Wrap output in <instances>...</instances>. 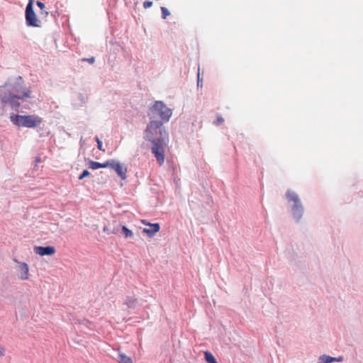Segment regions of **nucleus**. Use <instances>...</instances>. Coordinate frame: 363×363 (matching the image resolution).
<instances>
[{
    "label": "nucleus",
    "mask_w": 363,
    "mask_h": 363,
    "mask_svg": "<svg viewBox=\"0 0 363 363\" xmlns=\"http://www.w3.org/2000/svg\"><path fill=\"white\" fill-rule=\"evenodd\" d=\"M37 6L40 9H43L45 8V4L41 2V1H37Z\"/></svg>",
    "instance_id": "obj_25"
},
{
    "label": "nucleus",
    "mask_w": 363,
    "mask_h": 363,
    "mask_svg": "<svg viewBox=\"0 0 363 363\" xmlns=\"http://www.w3.org/2000/svg\"><path fill=\"white\" fill-rule=\"evenodd\" d=\"M172 115V110L168 108L163 101H156L154 104L149 108L148 116L150 118L160 119V122L167 123L169 121Z\"/></svg>",
    "instance_id": "obj_4"
},
{
    "label": "nucleus",
    "mask_w": 363,
    "mask_h": 363,
    "mask_svg": "<svg viewBox=\"0 0 363 363\" xmlns=\"http://www.w3.org/2000/svg\"><path fill=\"white\" fill-rule=\"evenodd\" d=\"M30 92L21 76L9 77L0 86V116L6 112V106L17 110L30 98Z\"/></svg>",
    "instance_id": "obj_1"
},
{
    "label": "nucleus",
    "mask_w": 363,
    "mask_h": 363,
    "mask_svg": "<svg viewBox=\"0 0 363 363\" xmlns=\"http://www.w3.org/2000/svg\"><path fill=\"white\" fill-rule=\"evenodd\" d=\"M123 303L129 308H135L138 304V299L134 296H127Z\"/></svg>",
    "instance_id": "obj_11"
},
{
    "label": "nucleus",
    "mask_w": 363,
    "mask_h": 363,
    "mask_svg": "<svg viewBox=\"0 0 363 363\" xmlns=\"http://www.w3.org/2000/svg\"><path fill=\"white\" fill-rule=\"evenodd\" d=\"M26 22L28 26H39V21L38 20L33 8V0L29 1L26 8Z\"/></svg>",
    "instance_id": "obj_6"
},
{
    "label": "nucleus",
    "mask_w": 363,
    "mask_h": 363,
    "mask_svg": "<svg viewBox=\"0 0 363 363\" xmlns=\"http://www.w3.org/2000/svg\"><path fill=\"white\" fill-rule=\"evenodd\" d=\"M152 5V1H146L143 3V7L145 9H147V8H150L151 7Z\"/></svg>",
    "instance_id": "obj_21"
},
{
    "label": "nucleus",
    "mask_w": 363,
    "mask_h": 363,
    "mask_svg": "<svg viewBox=\"0 0 363 363\" xmlns=\"http://www.w3.org/2000/svg\"><path fill=\"white\" fill-rule=\"evenodd\" d=\"M18 264V277L21 280H27L29 278V267L26 262L15 260Z\"/></svg>",
    "instance_id": "obj_8"
},
{
    "label": "nucleus",
    "mask_w": 363,
    "mask_h": 363,
    "mask_svg": "<svg viewBox=\"0 0 363 363\" xmlns=\"http://www.w3.org/2000/svg\"><path fill=\"white\" fill-rule=\"evenodd\" d=\"M144 139L152 143L151 152L152 155L160 165L163 164L169 136L162 122L155 120L151 121L145 130Z\"/></svg>",
    "instance_id": "obj_2"
},
{
    "label": "nucleus",
    "mask_w": 363,
    "mask_h": 363,
    "mask_svg": "<svg viewBox=\"0 0 363 363\" xmlns=\"http://www.w3.org/2000/svg\"><path fill=\"white\" fill-rule=\"evenodd\" d=\"M90 174L89 172L86 169L84 170L81 175L79 177V179L82 180L84 177H88Z\"/></svg>",
    "instance_id": "obj_19"
},
{
    "label": "nucleus",
    "mask_w": 363,
    "mask_h": 363,
    "mask_svg": "<svg viewBox=\"0 0 363 363\" xmlns=\"http://www.w3.org/2000/svg\"><path fill=\"white\" fill-rule=\"evenodd\" d=\"M224 122V119L221 116H218L217 120L214 123L217 125L222 124Z\"/></svg>",
    "instance_id": "obj_20"
},
{
    "label": "nucleus",
    "mask_w": 363,
    "mask_h": 363,
    "mask_svg": "<svg viewBox=\"0 0 363 363\" xmlns=\"http://www.w3.org/2000/svg\"><path fill=\"white\" fill-rule=\"evenodd\" d=\"M33 250L36 254L40 256H50L55 253V248L52 246H35Z\"/></svg>",
    "instance_id": "obj_10"
},
{
    "label": "nucleus",
    "mask_w": 363,
    "mask_h": 363,
    "mask_svg": "<svg viewBox=\"0 0 363 363\" xmlns=\"http://www.w3.org/2000/svg\"><path fill=\"white\" fill-rule=\"evenodd\" d=\"M197 85H198V86H202V80L200 79L199 72L198 73V82H197Z\"/></svg>",
    "instance_id": "obj_26"
},
{
    "label": "nucleus",
    "mask_w": 363,
    "mask_h": 363,
    "mask_svg": "<svg viewBox=\"0 0 363 363\" xmlns=\"http://www.w3.org/2000/svg\"><path fill=\"white\" fill-rule=\"evenodd\" d=\"M121 233L124 234V237L125 238H133V233L130 230H129L126 226H122Z\"/></svg>",
    "instance_id": "obj_16"
},
{
    "label": "nucleus",
    "mask_w": 363,
    "mask_h": 363,
    "mask_svg": "<svg viewBox=\"0 0 363 363\" xmlns=\"http://www.w3.org/2000/svg\"><path fill=\"white\" fill-rule=\"evenodd\" d=\"M108 164H110L108 167H111L114 169L117 174L122 179H125L126 178L127 169L123 164H121L118 161L114 160H108Z\"/></svg>",
    "instance_id": "obj_7"
},
{
    "label": "nucleus",
    "mask_w": 363,
    "mask_h": 363,
    "mask_svg": "<svg viewBox=\"0 0 363 363\" xmlns=\"http://www.w3.org/2000/svg\"><path fill=\"white\" fill-rule=\"evenodd\" d=\"M205 360L208 363H218L214 356L208 351L204 352Z\"/></svg>",
    "instance_id": "obj_15"
},
{
    "label": "nucleus",
    "mask_w": 363,
    "mask_h": 363,
    "mask_svg": "<svg viewBox=\"0 0 363 363\" xmlns=\"http://www.w3.org/2000/svg\"><path fill=\"white\" fill-rule=\"evenodd\" d=\"M118 363H133L132 359L124 353L119 352L116 359Z\"/></svg>",
    "instance_id": "obj_13"
},
{
    "label": "nucleus",
    "mask_w": 363,
    "mask_h": 363,
    "mask_svg": "<svg viewBox=\"0 0 363 363\" xmlns=\"http://www.w3.org/2000/svg\"><path fill=\"white\" fill-rule=\"evenodd\" d=\"M334 359H335V362H342L344 361V357L343 356H339V357H334Z\"/></svg>",
    "instance_id": "obj_23"
},
{
    "label": "nucleus",
    "mask_w": 363,
    "mask_h": 363,
    "mask_svg": "<svg viewBox=\"0 0 363 363\" xmlns=\"http://www.w3.org/2000/svg\"><path fill=\"white\" fill-rule=\"evenodd\" d=\"M11 123L18 128H35L39 126L43 119L37 115H19L11 113L9 116Z\"/></svg>",
    "instance_id": "obj_3"
},
{
    "label": "nucleus",
    "mask_w": 363,
    "mask_h": 363,
    "mask_svg": "<svg viewBox=\"0 0 363 363\" xmlns=\"http://www.w3.org/2000/svg\"><path fill=\"white\" fill-rule=\"evenodd\" d=\"M161 11H162V17L163 19H165L170 14L168 9L164 6L161 7Z\"/></svg>",
    "instance_id": "obj_17"
},
{
    "label": "nucleus",
    "mask_w": 363,
    "mask_h": 363,
    "mask_svg": "<svg viewBox=\"0 0 363 363\" xmlns=\"http://www.w3.org/2000/svg\"><path fill=\"white\" fill-rule=\"evenodd\" d=\"M286 197L289 203H293L291 206V213L294 218L298 222L303 213V206L301 203L298 195L294 191L288 190L286 194Z\"/></svg>",
    "instance_id": "obj_5"
},
{
    "label": "nucleus",
    "mask_w": 363,
    "mask_h": 363,
    "mask_svg": "<svg viewBox=\"0 0 363 363\" xmlns=\"http://www.w3.org/2000/svg\"><path fill=\"white\" fill-rule=\"evenodd\" d=\"M109 164H108V161H106L104 163H100V162H94V161L90 160L89 161V167L92 169H99V168L108 167V166Z\"/></svg>",
    "instance_id": "obj_12"
},
{
    "label": "nucleus",
    "mask_w": 363,
    "mask_h": 363,
    "mask_svg": "<svg viewBox=\"0 0 363 363\" xmlns=\"http://www.w3.org/2000/svg\"><path fill=\"white\" fill-rule=\"evenodd\" d=\"M104 231L107 233H108V228L106 227L104 228Z\"/></svg>",
    "instance_id": "obj_28"
},
{
    "label": "nucleus",
    "mask_w": 363,
    "mask_h": 363,
    "mask_svg": "<svg viewBox=\"0 0 363 363\" xmlns=\"http://www.w3.org/2000/svg\"><path fill=\"white\" fill-rule=\"evenodd\" d=\"M79 98L80 99V100H81V101H83V103H84V97H83V96H82V94H79Z\"/></svg>",
    "instance_id": "obj_27"
},
{
    "label": "nucleus",
    "mask_w": 363,
    "mask_h": 363,
    "mask_svg": "<svg viewBox=\"0 0 363 363\" xmlns=\"http://www.w3.org/2000/svg\"><path fill=\"white\" fill-rule=\"evenodd\" d=\"M5 348L0 344V357H3L5 354Z\"/></svg>",
    "instance_id": "obj_22"
},
{
    "label": "nucleus",
    "mask_w": 363,
    "mask_h": 363,
    "mask_svg": "<svg viewBox=\"0 0 363 363\" xmlns=\"http://www.w3.org/2000/svg\"><path fill=\"white\" fill-rule=\"evenodd\" d=\"M319 363H320V362H319Z\"/></svg>",
    "instance_id": "obj_29"
},
{
    "label": "nucleus",
    "mask_w": 363,
    "mask_h": 363,
    "mask_svg": "<svg viewBox=\"0 0 363 363\" xmlns=\"http://www.w3.org/2000/svg\"><path fill=\"white\" fill-rule=\"evenodd\" d=\"M83 60L84 61H87L88 62L91 64V63L94 62L95 59H94V57H91L90 58H84V59H83Z\"/></svg>",
    "instance_id": "obj_24"
},
{
    "label": "nucleus",
    "mask_w": 363,
    "mask_h": 363,
    "mask_svg": "<svg viewBox=\"0 0 363 363\" xmlns=\"http://www.w3.org/2000/svg\"><path fill=\"white\" fill-rule=\"evenodd\" d=\"M318 359H319V362L320 363H333V362H335L334 357L328 356V355H326V354H323V355L320 356Z\"/></svg>",
    "instance_id": "obj_14"
},
{
    "label": "nucleus",
    "mask_w": 363,
    "mask_h": 363,
    "mask_svg": "<svg viewBox=\"0 0 363 363\" xmlns=\"http://www.w3.org/2000/svg\"><path fill=\"white\" fill-rule=\"evenodd\" d=\"M95 140H96V142L97 143L98 149L104 152L105 150H104L102 147V142L100 140V139L98 137H96Z\"/></svg>",
    "instance_id": "obj_18"
},
{
    "label": "nucleus",
    "mask_w": 363,
    "mask_h": 363,
    "mask_svg": "<svg viewBox=\"0 0 363 363\" xmlns=\"http://www.w3.org/2000/svg\"><path fill=\"white\" fill-rule=\"evenodd\" d=\"M143 223L149 227L147 228H144L143 230V233L146 234L150 238L154 237L160 229L159 223H146L145 220H143Z\"/></svg>",
    "instance_id": "obj_9"
}]
</instances>
